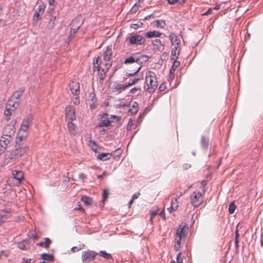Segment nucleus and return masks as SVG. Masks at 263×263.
Instances as JSON below:
<instances>
[{
    "label": "nucleus",
    "mask_w": 263,
    "mask_h": 263,
    "mask_svg": "<svg viewBox=\"0 0 263 263\" xmlns=\"http://www.w3.org/2000/svg\"><path fill=\"white\" fill-rule=\"evenodd\" d=\"M93 72L97 71L100 81H103L111 66L112 62L104 61L100 57H97L93 59Z\"/></svg>",
    "instance_id": "1"
},
{
    "label": "nucleus",
    "mask_w": 263,
    "mask_h": 263,
    "mask_svg": "<svg viewBox=\"0 0 263 263\" xmlns=\"http://www.w3.org/2000/svg\"><path fill=\"white\" fill-rule=\"evenodd\" d=\"M145 82L147 85L146 90L150 93H153L158 87V81L154 72L148 71L145 74Z\"/></svg>",
    "instance_id": "2"
},
{
    "label": "nucleus",
    "mask_w": 263,
    "mask_h": 263,
    "mask_svg": "<svg viewBox=\"0 0 263 263\" xmlns=\"http://www.w3.org/2000/svg\"><path fill=\"white\" fill-rule=\"evenodd\" d=\"M125 42L128 46H138L144 44L145 39L139 34H135L127 37Z\"/></svg>",
    "instance_id": "3"
},
{
    "label": "nucleus",
    "mask_w": 263,
    "mask_h": 263,
    "mask_svg": "<svg viewBox=\"0 0 263 263\" xmlns=\"http://www.w3.org/2000/svg\"><path fill=\"white\" fill-rule=\"evenodd\" d=\"M28 150L29 147L26 145L20 147H16L15 149L9 155V158L11 160L17 159L24 156V155L26 154Z\"/></svg>",
    "instance_id": "4"
},
{
    "label": "nucleus",
    "mask_w": 263,
    "mask_h": 263,
    "mask_svg": "<svg viewBox=\"0 0 263 263\" xmlns=\"http://www.w3.org/2000/svg\"><path fill=\"white\" fill-rule=\"evenodd\" d=\"M191 203L195 207H198L203 202V196L199 192L195 191L190 196Z\"/></svg>",
    "instance_id": "5"
},
{
    "label": "nucleus",
    "mask_w": 263,
    "mask_h": 263,
    "mask_svg": "<svg viewBox=\"0 0 263 263\" xmlns=\"http://www.w3.org/2000/svg\"><path fill=\"white\" fill-rule=\"evenodd\" d=\"M188 231V226L185 223H181L177 229L175 234V237H180L184 239L187 235Z\"/></svg>",
    "instance_id": "6"
},
{
    "label": "nucleus",
    "mask_w": 263,
    "mask_h": 263,
    "mask_svg": "<svg viewBox=\"0 0 263 263\" xmlns=\"http://www.w3.org/2000/svg\"><path fill=\"white\" fill-rule=\"evenodd\" d=\"M148 58L146 55H142L138 58L135 59L133 57H128L126 58L124 61L125 64H130L134 62H136L139 64H142L147 61Z\"/></svg>",
    "instance_id": "7"
},
{
    "label": "nucleus",
    "mask_w": 263,
    "mask_h": 263,
    "mask_svg": "<svg viewBox=\"0 0 263 263\" xmlns=\"http://www.w3.org/2000/svg\"><path fill=\"white\" fill-rule=\"evenodd\" d=\"M97 253L94 251L88 250L83 251L82 254V260L83 263H88L93 260Z\"/></svg>",
    "instance_id": "8"
},
{
    "label": "nucleus",
    "mask_w": 263,
    "mask_h": 263,
    "mask_svg": "<svg viewBox=\"0 0 263 263\" xmlns=\"http://www.w3.org/2000/svg\"><path fill=\"white\" fill-rule=\"evenodd\" d=\"M65 118L66 121H73L76 119L75 110L71 106H67L65 108Z\"/></svg>",
    "instance_id": "9"
},
{
    "label": "nucleus",
    "mask_w": 263,
    "mask_h": 263,
    "mask_svg": "<svg viewBox=\"0 0 263 263\" xmlns=\"http://www.w3.org/2000/svg\"><path fill=\"white\" fill-rule=\"evenodd\" d=\"M12 139L2 135L0 139V153H3L7 148Z\"/></svg>",
    "instance_id": "10"
},
{
    "label": "nucleus",
    "mask_w": 263,
    "mask_h": 263,
    "mask_svg": "<svg viewBox=\"0 0 263 263\" xmlns=\"http://www.w3.org/2000/svg\"><path fill=\"white\" fill-rule=\"evenodd\" d=\"M15 133V128L12 125H7L3 130V135L12 139Z\"/></svg>",
    "instance_id": "11"
},
{
    "label": "nucleus",
    "mask_w": 263,
    "mask_h": 263,
    "mask_svg": "<svg viewBox=\"0 0 263 263\" xmlns=\"http://www.w3.org/2000/svg\"><path fill=\"white\" fill-rule=\"evenodd\" d=\"M15 108L14 104L11 105L10 103H8L6 107V109L4 111V116L7 120L10 119V117L14 112Z\"/></svg>",
    "instance_id": "12"
},
{
    "label": "nucleus",
    "mask_w": 263,
    "mask_h": 263,
    "mask_svg": "<svg viewBox=\"0 0 263 263\" xmlns=\"http://www.w3.org/2000/svg\"><path fill=\"white\" fill-rule=\"evenodd\" d=\"M70 90L75 96H77L80 92V84L77 82L71 81L69 84Z\"/></svg>",
    "instance_id": "13"
},
{
    "label": "nucleus",
    "mask_w": 263,
    "mask_h": 263,
    "mask_svg": "<svg viewBox=\"0 0 263 263\" xmlns=\"http://www.w3.org/2000/svg\"><path fill=\"white\" fill-rule=\"evenodd\" d=\"M112 54V48L111 46L106 47V50L103 53V59L104 61L111 62V57Z\"/></svg>",
    "instance_id": "14"
},
{
    "label": "nucleus",
    "mask_w": 263,
    "mask_h": 263,
    "mask_svg": "<svg viewBox=\"0 0 263 263\" xmlns=\"http://www.w3.org/2000/svg\"><path fill=\"white\" fill-rule=\"evenodd\" d=\"M12 175L13 176L14 178L17 181L16 184H20L21 183V180L24 178V174L23 172L21 171L14 170L12 172Z\"/></svg>",
    "instance_id": "15"
},
{
    "label": "nucleus",
    "mask_w": 263,
    "mask_h": 263,
    "mask_svg": "<svg viewBox=\"0 0 263 263\" xmlns=\"http://www.w3.org/2000/svg\"><path fill=\"white\" fill-rule=\"evenodd\" d=\"M67 127L69 133L72 136H75L77 133V127L72 122V121H68Z\"/></svg>",
    "instance_id": "16"
},
{
    "label": "nucleus",
    "mask_w": 263,
    "mask_h": 263,
    "mask_svg": "<svg viewBox=\"0 0 263 263\" xmlns=\"http://www.w3.org/2000/svg\"><path fill=\"white\" fill-rule=\"evenodd\" d=\"M169 38L171 40V44L174 47L179 46L180 44V40L174 33H171L169 35Z\"/></svg>",
    "instance_id": "17"
},
{
    "label": "nucleus",
    "mask_w": 263,
    "mask_h": 263,
    "mask_svg": "<svg viewBox=\"0 0 263 263\" xmlns=\"http://www.w3.org/2000/svg\"><path fill=\"white\" fill-rule=\"evenodd\" d=\"M112 153H100L98 155L97 158L98 159H99L101 161H106L109 160L111 157H112Z\"/></svg>",
    "instance_id": "18"
},
{
    "label": "nucleus",
    "mask_w": 263,
    "mask_h": 263,
    "mask_svg": "<svg viewBox=\"0 0 263 263\" xmlns=\"http://www.w3.org/2000/svg\"><path fill=\"white\" fill-rule=\"evenodd\" d=\"M161 34L162 33L159 31L154 30L145 33L144 35L146 37L150 39L152 37H159Z\"/></svg>",
    "instance_id": "19"
},
{
    "label": "nucleus",
    "mask_w": 263,
    "mask_h": 263,
    "mask_svg": "<svg viewBox=\"0 0 263 263\" xmlns=\"http://www.w3.org/2000/svg\"><path fill=\"white\" fill-rule=\"evenodd\" d=\"M179 46H175L171 51V60H177L180 53Z\"/></svg>",
    "instance_id": "20"
},
{
    "label": "nucleus",
    "mask_w": 263,
    "mask_h": 263,
    "mask_svg": "<svg viewBox=\"0 0 263 263\" xmlns=\"http://www.w3.org/2000/svg\"><path fill=\"white\" fill-rule=\"evenodd\" d=\"M44 241L37 243V245L41 247L48 248L51 243V240L48 238H45Z\"/></svg>",
    "instance_id": "21"
},
{
    "label": "nucleus",
    "mask_w": 263,
    "mask_h": 263,
    "mask_svg": "<svg viewBox=\"0 0 263 263\" xmlns=\"http://www.w3.org/2000/svg\"><path fill=\"white\" fill-rule=\"evenodd\" d=\"M88 145L91 149L96 153L98 152V151L100 149V148L98 146L96 142L92 141L91 139L88 141Z\"/></svg>",
    "instance_id": "22"
},
{
    "label": "nucleus",
    "mask_w": 263,
    "mask_h": 263,
    "mask_svg": "<svg viewBox=\"0 0 263 263\" xmlns=\"http://www.w3.org/2000/svg\"><path fill=\"white\" fill-rule=\"evenodd\" d=\"M138 111V103L136 102H134L132 103L130 106L128 112L130 113L132 115L136 114Z\"/></svg>",
    "instance_id": "23"
},
{
    "label": "nucleus",
    "mask_w": 263,
    "mask_h": 263,
    "mask_svg": "<svg viewBox=\"0 0 263 263\" xmlns=\"http://www.w3.org/2000/svg\"><path fill=\"white\" fill-rule=\"evenodd\" d=\"M30 123V121L28 119L24 120L21 125V130L26 132L29 128Z\"/></svg>",
    "instance_id": "24"
},
{
    "label": "nucleus",
    "mask_w": 263,
    "mask_h": 263,
    "mask_svg": "<svg viewBox=\"0 0 263 263\" xmlns=\"http://www.w3.org/2000/svg\"><path fill=\"white\" fill-rule=\"evenodd\" d=\"M182 195V194H180L178 198H173L172 199V201H171V206H172V208L173 209V210L174 211H176L178 209V207H179V202L177 200L178 198H179L180 196Z\"/></svg>",
    "instance_id": "25"
},
{
    "label": "nucleus",
    "mask_w": 263,
    "mask_h": 263,
    "mask_svg": "<svg viewBox=\"0 0 263 263\" xmlns=\"http://www.w3.org/2000/svg\"><path fill=\"white\" fill-rule=\"evenodd\" d=\"M180 237H175L174 240V248L176 251H178L182 245L181 240Z\"/></svg>",
    "instance_id": "26"
},
{
    "label": "nucleus",
    "mask_w": 263,
    "mask_h": 263,
    "mask_svg": "<svg viewBox=\"0 0 263 263\" xmlns=\"http://www.w3.org/2000/svg\"><path fill=\"white\" fill-rule=\"evenodd\" d=\"M81 200L84 202L85 205H89L92 202V199L88 196H83L82 197Z\"/></svg>",
    "instance_id": "27"
},
{
    "label": "nucleus",
    "mask_w": 263,
    "mask_h": 263,
    "mask_svg": "<svg viewBox=\"0 0 263 263\" xmlns=\"http://www.w3.org/2000/svg\"><path fill=\"white\" fill-rule=\"evenodd\" d=\"M209 140L208 138L203 136L201 138V145L204 149H206L209 145Z\"/></svg>",
    "instance_id": "28"
},
{
    "label": "nucleus",
    "mask_w": 263,
    "mask_h": 263,
    "mask_svg": "<svg viewBox=\"0 0 263 263\" xmlns=\"http://www.w3.org/2000/svg\"><path fill=\"white\" fill-rule=\"evenodd\" d=\"M100 255L106 259H109L112 258V256L110 254L107 253L105 251H101L99 252Z\"/></svg>",
    "instance_id": "29"
},
{
    "label": "nucleus",
    "mask_w": 263,
    "mask_h": 263,
    "mask_svg": "<svg viewBox=\"0 0 263 263\" xmlns=\"http://www.w3.org/2000/svg\"><path fill=\"white\" fill-rule=\"evenodd\" d=\"M10 213H8L6 214H0V226L9 217Z\"/></svg>",
    "instance_id": "30"
},
{
    "label": "nucleus",
    "mask_w": 263,
    "mask_h": 263,
    "mask_svg": "<svg viewBox=\"0 0 263 263\" xmlns=\"http://www.w3.org/2000/svg\"><path fill=\"white\" fill-rule=\"evenodd\" d=\"M140 78H135L133 79L131 82H128L126 85H125L124 88H127L128 87L132 86L136 84L139 80Z\"/></svg>",
    "instance_id": "31"
},
{
    "label": "nucleus",
    "mask_w": 263,
    "mask_h": 263,
    "mask_svg": "<svg viewBox=\"0 0 263 263\" xmlns=\"http://www.w3.org/2000/svg\"><path fill=\"white\" fill-rule=\"evenodd\" d=\"M42 258L45 260L52 261L53 259V256L46 253H44L42 254Z\"/></svg>",
    "instance_id": "32"
},
{
    "label": "nucleus",
    "mask_w": 263,
    "mask_h": 263,
    "mask_svg": "<svg viewBox=\"0 0 263 263\" xmlns=\"http://www.w3.org/2000/svg\"><path fill=\"white\" fill-rule=\"evenodd\" d=\"M155 25L157 27H160V28H164L165 25L166 23L163 20H157L155 21Z\"/></svg>",
    "instance_id": "33"
},
{
    "label": "nucleus",
    "mask_w": 263,
    "mask_h": 263,
    "mask_svg": "<svg viewBox=\"0 0 263 263\" xmlns=\"http://www.w3.org/2000/svg\"><path fill=\"white\" fill-rule=\"evenodd\" d=\"M112 122V121L110 120L108 118L107 119H105L104 120H102L101 122V125L102 126H104L105 127L109 126L110 125L111 122Z\"/></svg>",
    "instance_id": "34"
},
{
    "label": "nucleus",
    "mask_w": 263,
    "mask_h": 263,
    "mask_svg": "<svg viewBox=\"0 0 263 263\" xmlns=\"http://www.w3.org/2000/svg\"><path fill=\"white\" fill-rule=\"evenodd\" d=\"M171 60L173 61V63L172 66L171 67V69H173V71H175L176 68L179 66L180 62L177 61V60Z\"/></svg>",
    "instance_id": "35"
},
{
    "label": "nucleus",
    "mask_w": 263,
    "mask_h": 263,
    "mask_svg": "<svg viewBox=\"0 0 263 263\" xmlns=\"http://www.w3.org/2000/svg\"><path fill=\"white\" fill-rule=\"evenodd\" d=\"M235 209H236V206H235V204H234V203L233 202H231L230 204H229V213L231 214H233L235 212Z\"/></svg>",
    "instance_id": "36"
},
{
    "label": "nucleus",
    "mask_w": 263,
    "mask_h": 263,
    "mask_svg": "<svg viewBox=\"0 0 263 263\" xmlns=\"http://www.w3.org/2000/svg\"><path fill=\"white\" fill-rule=\"evenodd\" d=\"M166 85L167 84L166 82L161 83L159 87V90L160 91H165L167 89Z\"/></svg>",
    "instance_id": "37"
},
{
    "label": "nucleus",
    "mask_w": 263,
    "mask_h": 263,
    "mask_svg": "<svg viewBox=\"0 0 263 263\" xmlns=\"http://www.w3.org/2000/svg\"><path fill=\"white\" fill-rule=\"evenodd\" d=\"M45 8H46V6L44 4L39 5L37 8V10H38L37 12L40 13L41 14H43Z\"/></svg>",
    "instance_id": "38"
},
{
    "label": "nucleus",
    "mask_w": 263,
    "mask_h": 263,
    "mask_svg": "<svg viewBox=\"0 0 263 263\" xmlns=\"http://www.w3.org/2000/svg\"><path fill=\"white\" fill-rule=\"evenodd\" d=\"M182 253L181 252H179L176 257L177 261H175L176 263H183V257H181Z\"/></svg>",
    "instance_id": "39"
},
{
    "label": "nucleus",
    "mask_w": 263,
    "mask_h": 263,
    "mask_svg": "<svg viewBox=\"0 0 263 263\" xmlns=\"http://www.w3.org/2000/svg\"><path fill=\"white\" fill-rule=\"evenodd\" d=\"M41 19V17L40 16V13L36 11L33 15V20L37 21Z\"/></svg>",
    "instance_id": "40"
},
{
    "label": "nucleus",
    "mask_w": 263,
    "mask_h": 263,
    "mask_svg": "<svg viewBox=\"0 0 263 263\" xmlns=\"http://www.w3.org/2000/svg\"><path fill=\"white\" fill-rule=\"evenodd\" d=\"M109 192L106 190H104L103 192V200H105L108 197Z\"/></svg>",
    "instance_id": "41"
},
{
    "label": "nucleus",
    "mask_w": 263,
    "mask_h": 263,
    "mask_svg": "<svg viewBox=\"0 0 263 263\" xmlns=\"http://www.w3.org/2000/svg\"><path fill=\"white\" fill-rule=\"evenodd\" d=\"M157 214H158V211H154L151 212L150 213V215H151L150 220H151V222H152L153 219L154 218V217L155 216H156Z\"/></svg>",
    "instance_id": "42"
},
{
    "label": "nucleus",
    "mask_w": 263,
    "mask_h": 263,
    "mask_svg": "<svg viewBox=\"0 0 263 263\" xmlns=\"http://www.w3.org/2000/svg\"><path fill=\"white\" fill-rule=\"evenodd\" d=\"M55 20V16H52L49 20V24L51 25V28H53L54 25V22Z\"/></svg>",
    "instance_id": "43"
},
{
    "label": "nucleus",
    "mask_w": 263,
    "mask_h": 263,
    "mask_svg": "<svg viewBox=\"0 0 263 263\" xmlns=\"http://www.w3.org/2000/svg\"><path fill=\"white\" fill-rule=\"evenodd\" d=\"M175 71H173V69H171L169 73V78L171 80H173L175 78Z\"/></svg>",
    "instance_id": "44"
},
{
    "label": "nucleus",
    "mask_w": 263,
    "mask_h": 263,
    "mask_svg": "<svg viewBox=\"0 0 263 263\" xmlns=\"http://www.w3.org/2000/svg\"><path fill=\"white\" fill-rule=\"evenodd\" d=\"M18 247L22 250H26L27 249V247H26L24 242H20L18 243Z\"/></svg>",
    "instance_id": "45"
},
{
    "label": "nucleus",
    "mask_w": 263,
    "mask_h": 263,
    "mask_svg": "<svg viewBox=\"0 0 263 263\" xmlns=\"http://www.w3.org/2000/svg\"><path fill=\"white\" fill-rule=\"evenodd\" d=\"M134 125L133 122L132 120H129V121L128 123L127 126V129L128 130H130L133 128V126Z\"/></svg>",
    "instance_id": "46"
},
{
    "label": "nucleus",
    "mask_w": 263,
    "mask_h": 263,
    "mask_svg": "<svg viewBox=\"0 0 263 263\" xmlns=\"http://www.w3.org/2000/svg\"><path fill=\"white\" fill-rule=\"evenodd\" d=\"M108 118L110 120H112V121L114 120H115L117 122L119 121V118L116 116H114V115H110L109 117H108Z\"/></svg>",
    "instance_id": "47"
},
{
    "label": "nucleus",
    "mask_w": 263,
    "mask_h": 263,
    "mask_svg": "<svg viewBox=\"0 0 263 263\" xmlns=\"http://www.w3.org/2000/svg\"><path fill=\"white\" fill-rule=\"evenodd\" d=\"M79 28V26H78L77 28L71 29V30L70 31V36L74 35L77 32V30H78Z\"/></svg>",
    "instance_id": "48"
},
{
    "label": "nucleus",
    "mask_w": 263,
    "mask_h": 263,
    "mask_svg": "<svg viewBox=\"0 0 263 263\" xmlns=\"http://www.w3.org/2000/svg\"><path fill=\"white\" fill-rule=\"evenodd\" d=\"M72 102L76 105L79 104L80 103V100L79 97L77 96L74 97L72 99Z\"/></svg>",
    "instance_id": "49"
},
{
    "label": "nucleus",
    "mask_w": 263,
    "mask_h": 263,
    "mask_svg": "<svg viewBox=\"0 0 263 263\" xmlns=\"http://www.w3.org/2000/svg\"><path fill=\"white\" fill-rule=\"evenodd\" d=\"M140 91V88L139 87H134L130 89V92L132 93H135L138 91Z\"/></svg>",
    "instance_id": "50"
},
{
    "label": "nucleus",
    "mask_w": 263,
    "mask_h": 263,
    "mask_svg": "<svg viewBox=\"0 0 263 263\" xmlns=\"http://www.w3.org/2000/svg\"><path fill=\"white\" fill-rule=\"evenodd\" d=\"M125 85H121V84L118 85L117 86V88L118 89V90H120L121 91L125 90L126 89V88H124V87L125 86Z\"/></svg>",
    "instance_id": "51"
},
{
    "label": "nucleus",
    "mask_w": 263,
    "mask_h": 263,
    "mask_svg": "<svg viewBox=\"0 0 263 263\" xmlns=\"http://www.w3.org/2000/svg\"><path fill=\"white\" fill-rule=\"evenodd\" d=\"M22 260V263H30L31 261V259L30 258H23Z\"/></svg>",
    "instance_id": "52"
},
{
    "label": "nucleus",
    "mask_w": 263,
    "mask_h": 263,
    "mask_svg": "<svg viewBox=\"0 0 263 263\" xmlns=\"http://www.w3.org/2000/svg\"><path fill=\"white\" fill-rule=\"evenodd\" d=\"M161 40L159 39H156L154 41L153 44L154 45L157 46L159 44H161Z\"/></svg>",
    "instance_id": "53"
},
{
    "label": "nucleus",
    "mask_w": 263,
    "mask_h": 263,
    "mask_svg": "<svg viewBox=\"0 0 263 263\" xmlns=\"http://www.w3.org/2000/svg\"><path fill=\"white\" fill-rule=\"evenodd\" d=\"M140 192H138V193H136L134 194L133 195V196L132 199L133 200L137 199L139 197V196H140Z\"/></svg>",
    "instance_id": "54"
},
{
    "label": "nucleus",
    "mask_w": 263,
    "mask_h": 263,
    "mask_svg": "<svg viewBox=\"0 0 263 263\" xmlns=\"http://www.w3.org/2000/svg\"><path fill=\"white\" fill-rule=\"evenodd\" d=\"M141 68V66L139 67L138 69L134 73H129L128 75L129 76H134V75H135L136 73H137L140 71Z\"/></svg>",
    "instance_id": "55"
},
{
    "label": "nucleus",
    "mask_w": 263,
    "mask_h": 263,
    "mask_svg": "<svg viewBox=\"0 0 263 263\" xmlns=\"http://www.w3.org/2000/svg\"><path fill=\"white\" fill-rule=\"evenodd\" d=\"M23 140V137L22 136L17 137L16 139V143L18 144V142H21Z\"/></svg>",
    "instance_id": "56"
},
{
    "label": "nucleus",
    "mask_w": 263,
    "mask_h": 263,
    "mask_svg": "<svg viewBox=\"0 0 263 263\" xmlns=\"http://www.w3.org/2000/svg\"><path fill=\"white\" fill-rule=\"evenodd\" d=\"M179 0H167V2L170 4H174L176 3Z\"/></svg>",
    "instance_id": "57"
},
{
    "label": "nucleus",
    "mask_w": 263,
    "mask_h": 263,
    "mask_svg": "<svg viewBox=\"0 0 263 263\" xmlns=\"http://www.w3.org/2000/svg\"><path fill=\"white\" fill-rule=\"evenodd\" d=\"M75 210H78L81 211L82 212H84L85 210L83 208H81L80 205H79V207L74 208Z\"/></svg>",
    "instance_id": "58"
},
{
    "label": "nucleus",
    "mask_w": 263,
    "mask_h": 263,
    "mask_svg": "<svg viewBox=\"0 0 263 263\" xmlns=\"http://www.w3.org/2000/svg\"><path fill=\"white\" fill-rule=\"evenodd\" d=\"M239 233H238V230H236L235 231V239H238V238H239Z\"/></svg>",
    "instance_id": "59"
},
{
    "label": "nucleus",
    "mask_w": 263,
    "mask_h": 263,
    "mask_svg": "<svg viewBox=\"0 0 263 263\" xmlns=\"http://www.w3.org/2000/svg\"><path fill=\"white\" fill-rule=\"evenodd\" d=\"M212 13V9L210 8L208 11L204 14V15H208Z\"/></svg>",
    "instance_id": "60"
},
{
    "label": "nucleus",
    "mask_w": 263,
    "mask_h": 263,
    "mask_svg": "<svg viewBox=\"0 0 263 263\" xmlns=\"http://www.w3.org/2000/svg\"><path fill=\"white\" fill-rule=\"evenodd\" d=\"M131 27L134 29H137L138 27L137 26V24H134L131 25Z\"/></svg>",
    "instance_id": "61"
},
{
    "label": "nucleus",
    "mask_w": 263,
    "mask_h": 263,
    "mask_svg": "<svg viewBox=\"0 0 263 263\" xmlns=\"http://www.w3.org/2000/svg\"><path fill=\"white\" fill-rule=\"evenodd\" d=\"M54 3V0H49V5L51 6Z\"/></svg>",
    "instance_id": "62"
},
{
    "label": "nucleus",
    "mask_w": 263,
    "mask_h": 263,
    "mask_svg": "<svg viewBox=\"0 0 263 263\" xmlns=\"http://www.w3.org/2000/svg\"><path fill=\"white\" fill-rule=\"evenodd\" d=\"M167 211H168L170 213H171L172 212V211H174V210H173V208H172V206H171V207H170V208H167Z\"/></svg>",
    "instance_id": "63"
},
{
    "label": "nucleus",
    "mask_w": 263,
    "mask_h": 263,
    "mask_svg": "<svg viewBox=\"0 0 263 263\" xmlns=\"http://www.w3.org/2000/svg\"><path fill=\"white\" fill-rule=\"evenodd\" d=\"M134 200H133V199H132L128 203V205H129V207H130L132 204H133V203L134 202Z\"/></svg>",
    "instance_id": "64"
}]
</instances>
